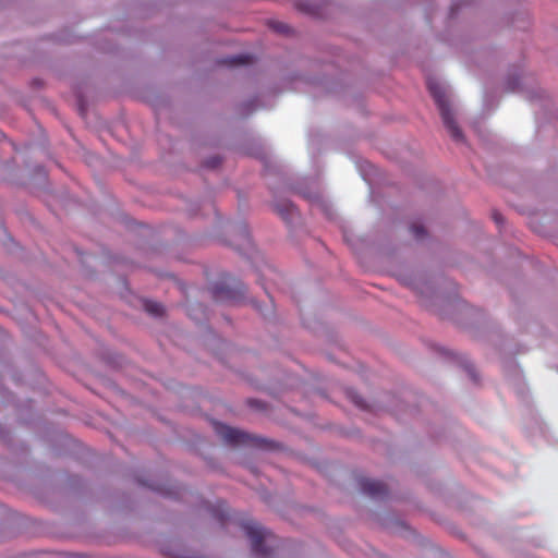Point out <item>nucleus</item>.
<instances>
[{
    "mask_svg": "<svg viewBox=\"0 0 558 558\" xmlns=\"http://www.w3.org/2000/svg\"><path fill=\"white\" fill-rule=\"evenodd\" d=\"M427 87L438 107L442 122L447 130L449 131L451 137L454 141H462L463 134L459 129L457 122L454 121L453 113L450 108L449 100L445 89L438 83L432 80H428Z\"/></svg>",
    "mask_w": 558,
    "mask_h": 558,
    "instance_id": "obj_1",
    "label": "nucleus"
},
{
    "mask_svg": "<svg viewBox=\"0 0 558 558\" xmlns=\"http://www.w3.org/2000/svg\"><path fill=\"white\" fill-rule=\"evenodd\" d=\"M145 311L153 316H162L165 308L163 305L156 301L146 300L144 302Z\"/></svg>",
    "mask_w": 558,
    "mask_h": 558,
    "instance_id": "obj_6",
    "label": "nucleus"
},
{
    "mask_svg": "<svg viewBox=\"0 0 558 558\" xmlns=\"http://www.w3.org/2000/svg\"><path fill=\"white\" fill-rule=\"evenodd\" d=\"M270 27L278 33L286 34L289 32V26L282 22H271Z\"/></svg>",
    "mask_w": 558,
    "mask_h": 558,
    "instance_id": "obj_9",
    "label": "nucleus"
},
{
    "mask_svg": "<svg viewBox=\"0 0 558 558\" xmlns=\"http://www.w3.org/2000/svg\"><path fill=\"white\" fill-rule=\"evenodd\" d=\"M410 231L413 234V236L415 239H417V240L423 239L425 236V234H426V231H425L424 227L420 226V225H416V223H413L410 227Z\"/></svg>",
    "mask_w": 558,
    "mask_h": 558,
    "instance_id": "obj_7",
    "label": "nucleus"
},
{
    "mask_svg": "<svg viewBox=\"0 0 558 558\" xmlns=\"http://www.w3.org/2000/svg\"><path fill=\"white\" fill-rule=\"evenodd\" d=\"M493 219L496 221L497 225H500L504 221L502 216L499 213H494Z\"/></svg>",
    "mask_w": 558,
    "mask_h": 558,
    "instance_id": "obj_10",
    "label": "nucleus"
},
{
    "mask_svg": "<svg viewBox=\"0 0 558 558\" xmlns=\"http://www.w3.org/2000/svg\"><path fill=\"white\" fill-rule=\"evenodd\" d=\"M252 62V56L250 54H239L231 58H227L220 61L221 64L227 66H238L243 64H248Z\"/></svg>",
    "mask_w": 558,
    "mask_h": 558,
    "instance_id": "obj_5",
    "label": "nucleus"
},
{
    "mask_svg": "<svg viewBox=\"0 0 558 558\" xmlns=\"http://www.w3.org/2000/svg\"><path fill=\"white\" fill-rule=\"evenodd\" d=\"M242 527L245 531L247 537L251 539L253 554L257 558H266L268 556V551L264 546L266 532L263 530V527L253 521L243 523Z\"/></svg>",
    "mask_w": 558,
    "mask_h": 558,
    "instance_id": "obj_2",
    "label": "nucleus"
},
{
    "mask_svg": "<svg viewBox=\"0 0 558 558\" xmlns=\"http://www.w3.org/2000/svg\"><path fill=\"white\" fill-rule=\"evenodd\" d=\"M215 430L225 442L232 446L248 445L257 440L256 437H252L240 429L219 423L215 425Z\"/></svg>",
    "mask_w": 558,
    "mask_h": 558,
    "instance_id": "obj_3",
    "label": "nucleus"
},
{
    "mask_svg": "<svg viewBox=\"0 0 558 558\" xmlns=\"http://www.w3.org/2000/svg\"><path fill=\"white\" fill-rule=\"evenodd\" d=\"M348 397L360 408H365L364 400L353 390H348Z\"/></svg>",
    "mask_w": 558,
    "mask_h": 558,
    "instance_id": "obj_8",
    "label": "nucleus"
},
{
    "mask_svg": "<svg viewBox=\"0 0 558 558\" xmlns=\"http://www.w3.org/2000/svg\"><path fill=\"white\" fill-rule=\"evenodd\" d=\"M361 490L373 498L383 497L387 494V486L376 480L362 478L360 481Z\"/></svg>",
    "mask_w": 558,
    "mask_h": 558,
    "instance_id": "obj_4",
    "label": "nucleus"
}]
</instances>
